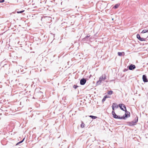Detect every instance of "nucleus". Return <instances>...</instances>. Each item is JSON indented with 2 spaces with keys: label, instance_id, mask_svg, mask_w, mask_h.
Wrapping results in <instances>:
<instances>
[{
  "label": "nucleus",
  "instance_id": "nucleus-1",
  "mask_svg": "<svg viewBox=\"0 0 148 148\" xmlns=\"http://www.w3.org/2000/svg\"><path fill=\"white\" fill-rule=\"evenodd\" d=\"M42 94V92L39 90H38V89H36L34 95L37 97V98L41 99L43 97Z\"/></svg>",
  "mask_w": 148,
  "mask_h": 148
},
{
  "label": "nucleus",
  "instance_id": "nucleus-2",
  "mask_svg": "<svg viewBox=\"0 0 148 148\" xmlns=\"http://www.w3.org/2000/svg\"><path fill=\"white\" fill-rule=\"evenodd\" d=\"M138 117L137 116L135 119L134 121H132L131 122H126V123L127 125L129 126H132L136 124V123L138 122Z\"/></svg>",
  "mask_w": 148,
  "mask_h": 148
},
{
  "label": "nucleus",
  "instance_id": "nucleus-3",
  "mask_svg": "<svg viewBox=\"0 0 148 148\" xmlns=\"http://www.w3.org/2000/svg\"><path fill=\"white\" fill-rule=\"evenodd\" d=\"M125 114L122 116V119L125 120L126 118L129 117L130 116V112L128 111L125 112Z\"/></svg>",
  "mask_w": 148,
  "mask_h": 148
},
{
  "label": "nucleus",
  "instance_id": "nucleus-4",
  "mask_svg": "<svg viewBox=\"0 0 148 148\" xmlns=\"http://www.w3.org/2000/svg\"><path fill=\"white\" fill-rule=\"evenodd\" d=\"M113 115V117L116 119H122L121 116H120L117 115L115 113V112H113L112 114Z\"/></svg>",
  "mask_w": 148,
  "mask_h": 148
},
{
  "label": "nucleus",
  "instance_id": "nucleus-5",
  "mask_svg": "<svg viewBox=\"0 0 148 148\" xmlns=\"http://www.w3.org/2000/svg\"><path fill=\"white\" fill-rule=\"evenodd\" d=\"M86 79L83 78L81 79L80 81V84L81 85H84L86 83Z\"/></svg>",
  "mask_w": 148,
  "mask_h": 148
},
{
  "label": "nucleus",
  "instance_id": "nucleus-6",
  "mask_svg": "<svg viewBox=\"0 0 148 148\" xmlns=\"http://www.w3.org/2000/svg\"><path fill=\"white\" fill-rule=\"evenodd\" d=\"M127 68L130 70H132L136 68V66L134 65L131 64L127 67Z\"/></svg>",
  "mask_w": 148,
  "mask_h": 148
},
{
  "label": "nucleus",
  "instance_id": "nucleus-7",
  "mask_svg": "<svg viewBox=\"0 0 148 148\" xmlns=\"http://www.w3.org/2000/svg\"><path fill=\"white\" fill-rule=\"evenodd\" d=\"M136 37L138 40L141 41H145L146 40V38L141 37L140 35L138 34L137 35Z\"/></svg>",
  "mask_w": 148,
  "mask_h": 148
},
{
  "label": "nucleus",
  "instance_id": "nucleus-8",
  "mask_svg": "<svg viewBox=\"0 0 148 148\" xmlns=\"http://www.w3.org/2000/svg\"><path fill=\"white\" fill-rule=\"evenodd\" d=\"M142 79L143 81L144 82H148V80L147 78V76L145 75H143Z\"/></svg>",
  "mask_w": 148,
  "mask_h": 148
},
{
  "label": "nucleus",
  "instance_id": "nucleus-9",
  "mask_svg": "<svg viewBox=\"0 0 148 148\" xmlns=\"http://www.w3.org/2000/svg\"><path fill=\"white\" fill-rule=\"evenodd\" d=\"M90 39L91 38L89 37V36H88V35H87L82 39V40L83 41H87L90 40Z\"/></svg>",
  "mask_w": 148,
  "mask_h": 148
},
{
  "label": "nucleus",
  "instance_id": "nucleus-10",
  "mask_svg": "<svg viewBox=\"0 0 148 148\" xmlns=\"http://www.w3.org/2000/svg\"><path fill=\"white\" fill-rule=\"evenodd\" d=\"M104 75V77H103V75H102L99 78V79L100 80L101 82L102 80H104L106 79V75Z\"/></svg>",
  "mask_w": 148,
  "mask_h": 148
},
{
  "label": "nucleus",
  "instance_id": "nucleus-11",
  "mask_svg": "<svg viewBox=\"0 0 148 148\" xmlns=\"http://www.w3.org/2000/svg\"><path fill=\"white\" fill-rule=\"evenodd\" d=\"M118 56H124L125 55V53L124 52H118Z\"/></svg>",
  "mask_w": 148,
  "mask_h": 148
},
{
  "label": "nucleus",
  "instance_id": "nucleus-12",
  "mask_svg": "<svg viewBox=\"0 0 148 148\" xmlns=\"http://www.w3.org/2000/svg\"><path fill=\"white\" fill-rule=\"evenodd\" d=\"M120 5V3H117L113 7V8L114 9H116L118 8Z\"/></svg>",
  "mask_w": 148,
  "mask_h": 148
},
{
  "label": "nucleus",
  "instance_id": "nucleus-13",
  "mask_svg": "<svg viewBox=\"0 0 148 148\" xmlns=\"http://www.w3.org/2000/svg\"><path fill=\"white\" fill-rule=\"evenodd\" d=\"M123 103H120L119 104V107L120 109L122 110H124L123 109V108L122 107H123Z\"/></svg>",
  "mask_w": 148,
  "mask_h": 148
},
{
  "label": "nucleus",
  "instance_id": "nucleus-14",
  "mask_svg": "<svg viewBox=\"0 0 148 148\" xmlns=\"http://www.w3.org/2000/svg\"><path fill=\"white\" fill-rule=\"evenodd\" d=\"M112 105L114 106V107L116 108H117L119 107V105H118L116 103H113L112 104Z\"/></svg>",
  "mask_w": 148,
  "mask_h": 148
},
{
  "label": "nucleus",
  "instance_id": "nucleus-15",
  "mask_svg": "<svg viewBox=\"0 0 148 148\" xmlns=\"http://www.w3.org/2000/svg\"><path fill=\"white\" fill-rule=\"evenodd\" d=\"M108 97L107 95L104 96L102 100V102H104L106 100V98Z\"/></svg>",
  "mask_w": 148,
  "mask_h": 148
},
{
  "label": "nucleus",
  "instance_id": "nucleus-16",
  "mask_svg": "<svg viewBox=\"0 0 148 148\" xmlns=\"http://www.w3.org/2000/svg\"><path fill=\"white\" fill-rule=\"evenodd\" d=\"M123 109L124 110H123V111H125V112L127 111V110L126 107L125 105L124 104H123Z\"/></svg>",
  "mask_w": 148,
  "mask_h": 148
},
{
  "label": "nucleus",
  "instance_id": "nucleus-17",
  "mask_svg": "<svg viewBox=\"0 0 148 148\" xmlns=\"http://www.w3.org/2000/svg\"><path fill=\"white\" fill-rule=\"evenodd\" d=\"M89 117L91 118L92 119H95L97 118V116H93V115L89 116Z\"/></svg>",
  "mask_w": 148,
  "mask_h": 148
},
{
  "label": "nucleus",
  "instance_id": "nucleus-18",
  "mask_svg": "<svg viewBox=\"0 0 148 148\" xmlns=\"http://www.w3.org/2000/svg\"><path fill=\"white\" fill-rule=\"evenodd\" d=\"M101 82V80L99 79V80L97 81L96 83V86H97L100 84Z\"/></svg>",
  "mask_w": 148,
  "mask_h": 148
},
{
  "label": "nucleus",
  "instance_id": "nucleus-19",
  "mask_svg": "<svg viewBox=\"0 0 148 148\" xmlns=\"http://www.w3.org/2000/svg\"><path fill=\"white\" fill-rule=\"evenodd\" d=\"M148 33V30L145 29H143L142 31L141 32V33Z\"/></svg>",
  "mask_w": 148,
  "mask_h": 148
},
{
  "label": "nucleus",
  "instance_id": "nucleus-20",
  "mask_svg": "<svg viewBox=\"0 0 148 148\" xmlns=\"http://www.w3.org/2000/svg\"><path fill=\"white\" fill-rule=\"evenodd\" d=\"M113 92L112 90H110V91H108V94L109 95H111L112 94V93Z\"/></svg>",
  "mask_w": 148,
  "mask_h": 148
},
{
  "label": "nucleus",
  "instance_id": "nucleus-21",
  "mask_svg": "<svg viewBox=\"0 0 148 148\" xmlns=\"http://www.w3.org/2000/svg\"><path fill=\"white\" fill-rule=\"evenodd\" d=\"M85 124H84L83 123V122H82V124L81 125V127L82 128H84L85 126Z\"/></svg>",
  "mask_w": 148,
  "mask_h": 148
},
{
  "label": "nucleus",
  "instance_id": "nucleus-22",
  "mask_svg": "<svg viewBox=\"0 0 148 148\" xmlns=\"http://www.w3.org/2000/svg\"><path fill=\"white\" fill-rule=\"evenodd\" d=\"M25 11L24 10L21 11H17L16 12L18 14L21 13Z\"/></svg>",
  "mask_w": 148,
  "mask_h": 148
},
{
  "label": "nucleus",
  "instance_id": "nucleus-23",
  "mask_svg": "<svg viewBox=\"0 0 148 148\" xmlns=\"http://www.w3.org/2000/svg\"><path fill=\"white\" fill-rule=\"evenodd\" d=\"M112 114L113 112L114 113V112H114V108L115 107H114V106H113L112 105Z\"/></svg>",
  "mask_w": 148,
  "mask_h": 148
},
{
  "label": "nucleus",
  "instance_id": "nucleus-24",
  "mask_svg": "<svg viewBox=\"0 0 148 148\" xmlns=\"http://www.w3.org/2000/svg\"><path fill=\"white\" fill-rule=\"evenodd\" d=\"M78 87V86H77V85H74L73 86V88H75V89H76V88H77Z\"/></svg>",
  "mask_w": 148,
  "mask_h": 148
},
{
  "label": "nucleus",
  "instance_id": "nucleus-25",
  "mask_svg": "<svg viewBox=\"0 0 148 148\" xmlns=\"http://www.w3.org/2000/svg\"><path fill=\"white\" fill-rule=\"evenodd\" d=\"M128 70V69H124V70H123V71L124 72H126Z\"/></svg>",
  "mask_w": 148,
  "mask_h": 148
},
{
  "label": "nucleus",
  "instance_id": "nucleus-26",
  "mask_svg": "<svg viewBox=\"0 0 148 148\" xmlns=\"http://www.w3.org/2000/svg\"><path fill=\"white\" fill-rule=\"evenodd\" d=\"M25 139V138H23V139L22 140H21V141H19L21 143H22L24 141V140Z\"/></svg>",
  "mask_w": 148,
  "mask_h": 148
},
{
  "label": "nucleus",
  "instance_id": "nucleus-27",
  "mask_svg": "<svg viewBox=\"0 0 148 148\" xmlns=\"http://www.w3.org/2000/svg\"><path fill=\"white\" fill-rule=\"evenodd\" d=\"M5 1L4 0H0V3H3Z\"/></svg>",
  "mask_w": 148,
  "mask_h": 148
},
{
  "label": "nucleus",
  "instance_id": "nucleus-28",
  "mask_svg": "<svg viewBox=\"0 0 148 148\" xmlns=\"http://www.w3.org/2000/svg\"><path fill=\"white\" fill-rule=\"evenodd\" d=\"M20 143H20V142H19L18 143H17L16 144V145H19V144H20Z\"/></svg>",
  "mask_w": 148,
  "mask_h": 148
},
{
  "label": "nucleus",
  "instance_id": "nucleus-29",
  "mask_svg": "<svg viewBox=\"0 0 148 148\" xmlns=\"http://www.w3.org/2000/svg\"><path fill=\"white\" fill-rule=\"evenodd\" d=\"M91 76H92V75H90L89 77V78H90Z\"/></svg>",
  "mask_w": 148,
  "mask_h": 148
},
{
  "label": "nucleus",
  "instance_id": "nucleus-30",
  "mask_svg": "<svg viewBox=\"0 0 148 148\" xmlns=\"http://www.w3.org/2000/svg\"><path fill=\"white\" fill-rule=\"evenodd\" d=\"M88 35V36H89V37L90 36V35Z\"/></svg>",
  "mask_w": 148,
  "mask_h": 148
}]
</instances>
